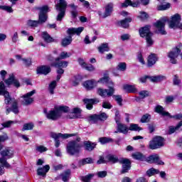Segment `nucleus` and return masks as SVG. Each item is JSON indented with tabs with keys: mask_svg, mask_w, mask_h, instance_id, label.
Wrapping results in <instances>:
<instances>
[{
	"mask_svg": "<svg viewBox=\"0 0 182 182\" xmlns=\"http://www.w3.org/2000/svg\"><path fill=\"white\" fill-rule=\"evenodd\" d=\"M98 82L100 83H105L109 87V90L99 88L98 95H100V96H101L102 97H106V96L110 97L111 96H113V95H114V84L112 80H110V78H109V77H104L100 79Z\"/></svg>",
	"mask_w": 182,
	"mask_h": 182,
	"instance_id": "1",
	"label": "nucleus"
},
{
	"mask_svg": "<svg viewBox=\"0 0 182 182\" xmlns=\"http://www.w3.org/2000/svg\"><path fill=\"white\" fill-rule=\"evenodd\" d=\"M80 137H77L76 140L70 141L67 145V153L70 156H79L82 144H80Z\"/></svg>",
	"mask_w": 182,
	"mask_h": 182,
	"instance_id": "2",
	"label": "nucleus"
},
{
	"mask_svg": "<svg viewBox=\"0 0 182 182\" xmlns=\"http://www.w3.org/2000/svg\"><path fill=\"white\" fill-rule=\"evenodd\" d=\"M0 164L6 168H11V164L8 163L7 160L14 157V151L10 148H6L0 152Z\"/></svg>",
	"mask_w": 182,
	"mask_h": 182,
	"instance_id": "3",
	"label": "nucleus"
},
{
	"mask_svg": "<svg viewBox=\"0 0 182 182\" xmlns=\"http://www.w3.org/2000/svg\"><path fill=\"white\" fill-rule=\"evenodd\" d=\"M66 8H68V2L66 0H59L58 2L55 4V9L58 14L56 16V21L60 22L65 15H66Z\"/></svg>",
	"mask_w": 182,
	"mask_h": 182,
	"instance_id": "4",
	"label": "nucleus"
},
{
	"mask_svg": "<svg viewBox=\"0 0 182 182\" xmlns=\"http://www.w3.org/2000/svg\"><path fill=\"white\" fill-rule=\"evenodd\" d=\"M151 28L150 26H145L139 29L140 37L146 38L147 46H151L154 43V41L151 38L153 33L150 31Z\"/></svg>",
	"mask_w": 182,
	"mask_h": 182,
	"instance_id": "5",
	"label": "nucleus"
},
{
	"mask_svg": "<svg viewBox=\"0 0 182 182\" xmlns=\"http://www.w3.org/2000/svg\"><path fill=\"white\" fill-rule=\"evenodd\" d=\"M36 11H39L38 13V23L40 25H43L48 21V12H49V6H43L41 7L36 6L35 7Z\"/></svg>",
	"mask_w": 182,
	"mask_h": 182,
	"instance_id": "6",
	"label": "nucleus"
},
{
	"mask_svg": "<svg viewBox=\"0 0 182 182\" xmlns=\"http://www.w3.org/2000/svg\"><path fill=\"white\" fill-rule=\"evenodd\" d=\"M164 138L163 136H156L154 137L150 141L149 149L151 150H157V149H161L164 146Z\"/></svg>",
	"mask_w": 182,
	"mask_h": 182,
	"instance_id": "7",
	"label": "nucleus"
},
{
	"mask_svg": "<svg viewBox=\"0 0 182 182\" xmlns=\"http://www.w3.org/2000/svg\"><path fill=\"white\" fill-rule=\"evenodd\" d=\"M181 21V16L178 14H176L171 16L169 21V28L173 29L178 28L182 29V23L180 22Z\"/></svg>",
	"mask_w": 182,
	"mask_h": 182,
	"instance_id": "8",
	"label": "nucleus"
},
{
	"mask_svg": "<svg viewBox=\"0 0 182 182\" xmlns=\"http://www.w3.org/2000/svg\"><path fill=\"white\" fill-rule=\"evenodd\" d=\"M181 53V50L178 47L173 48L169 53H168V58L170 59L171 63L176 65L177 63V58L178 55Z\"/></svg>",
	"mask_w": 182,
	"mask_h": 182,
	"instance_id": "9",
	"label": "nucleus"
},
{
	"mask_svg": "<svg viewBox=\"0 0 182 182\" xmlns=\"http://www.w3.org/2000/svg\"><path fill=\"white\" fill-rule=\"evenodd\" d=\"M0 95L4 96V103L6 105H9L12 102V98L9 95V92L6 91L4 82H0Z\"/></svg>",
	"mask_w": 182,
	"mask_h": 182,
	"instance_id": "10",
	"label": "nucleus"
},
{
	"mask_svg": "<svg viewBox=\"0 0 182 182\" xmlns=\"http://www.w3.org/2000/svg\"><path fill=\"white\" fill-rule=\"evenodd\" d=\"M35 93H36V90H33L23 95L21 97L23 98V100L21 101L22 105H23V106H29V105L33 103V98H32V95H35Z\"/></svg>",
	"mask_w": 182,
	"mask_h": 182,
	"instance_id": "11",
	"label": "nucleus"
},
{
	"mask_svg": "<svg viewBox=\"0 0 182 182\" xmlns=\"http://www.w3.org/2000/svg\"><path fill=\"white\" fill-rule=\"evenodd\" d=\"M119 163L120 164H122V169L121 171V174H124V173H128L129 170L132 168V162H130V160L126 158L120 159L119 161Z\"/></svg>",
	"mask_w": 182,
	"mask_h": 182,
	"instance_id": "12",
	"label": "nucleus"
},
{
	"mask_svg": "<svg viewBox=\"0 0 182 182\" xmlns=\"http://www.w3.org/2000/svg\"><path fill=\"white\" fill-rule=\"evenodd\" d=\"M145 161L149 163V164H159L160 166H164L163 161L160 160V157L157 154H153L148 158H145Z\"/></svg>",
	"mask_w": 182,
	"mask_h": 182,
	"instance_id": "13",
	"label": "nucleus"
},
{
	"mask_svg": "<svg viewBox=\"0 0 182 182\" xmlns=\"http://www.w3.org/2000/svg\"><path fill=\"white\" fill-rule=\"evenodd\" d=\"M154 26L157 29V33H161V35H167V31H166V30L164 29V27L166 26V21H158L154 23Z\"/></svg>",
	"mask_w": 182,
	"mask_h": 182,
	"instance_id": "14",
	"label": "nucleus"
},
{
	"mask_svg": "<svg viewBox=\"0 0 182 182\" xmlns=\"http://www.w3.org/2000/svg\"><path fill=\"white\" fill-rule=\"evenodd\" d=\"M60 114L56 107L53 110H50L47 114V119L49 120H53L54 122L56 120H59L60 119Z\"/></svg>",
	"mask_w": 182,
	"mask_h": 182,
	"instance_id": "15",
	"label": "nucleus"
},
{
	"mask_svg": "<svg viewBox=\"0 0 182 182\" xmlns=\"http://www.w3.org/2000/svg\"><path fill=\"white\" fill-rule=\"evenodd\" d=\"M82 102L85 105L86 109L87 110H92L93 109V105H97V103H99V99L94 98V99H88L85 98L82 100Z\"/></svg>",
	"mask_w": 182,
	"mask_h": 182,
	"instance_id": "16",
	"label": "nucleus"
},
{
	"mask_svg": "<svg viewBox=\"0 0 182 182\" xmlns=\"http://www.w3.org/2000/svg\"><path fill=\"white\" fill-rule=\"evenodd\" d=\"M6 85L7 86H11V85H14L15 87H20L21 83H19V81L15 78V76L14 75H10L9 77L7 80H4Z\"/></svg>",
	"mask_w": 182,
	"mask_h": 182,
	"instance_id": "17",
	"label": "nucleus"
},
{
	"mask_svg": "<svg viewBox=\"0 0 182 182\" xmlns=\"http://www.w3.org/2000/svg\"><path fill=\"white\" fill-rule=\"evenodd\" d=\"M73 136H76V134H62V133H50V137L53 139H69V137H73Z\"/></svg>",
	"mask_w": 182,
	"mask_h": 182,
	"instance_id": "18",
	"label": "nucleus"
},
{
	"mask_svg": "<svg viewBox=\"0 0 182 182\" xmlns=\"http://www.w3.org/2000/svg\"><path fill=\"white\" fill-rule=\"evenodd\" d=\"M52 69H50V67L48 65H41L40 67L37 68L36 73L38 75H48V73H50V71Z\"/></svg>",
	"mask_w": 182,
	"mask_h": 182,
	"instance_id": "19",
	"label": "nucleus"
},
{
	"mask_svg": "<svg viewBox=\"0 0 182 182\" xmlns=\"http://www.w3.org/2000/svg\"><path fill=\"white\" fill-rule=\"evenodd\" d=\"M114 133H123V134H127L129 133V128L126 124L118 123L117 124V131Z\"/></svg>",
	"mask_w": 182,
	"mask_h": 182,
	"instance_id": "20",
	"label": "nucleus"
},
{
	"mask_svg": "<svg viewBox=\"0 0 182 182\" xmlns=\"http://www.w3.org/2000/svg\"><path fill=\"white\" fill-rule=\"evenodd\" d=\"M140 5V1L135 0L132 1V0H125V1L122 4V8H127V6H132L133 8H137Z\"/></svg>",
	"mask_w": 182,
	"mask_h": 182,
	"instance_id": "21",
	"label": "nucleus"
},
{
	"mask_svg": "<svg viewBox=\"0 0 182 182\" xmlns=\"http://www.w3.org/2000/svg\"><path fill=\"white\" fill-rule=\"evenodd\" d=\"M85 28L78 27V28H70L68 29L67 33L68 35H80L83 32Z\"/></svg>",
	"mask_w": 182,
	"mask_h": 182,
	"instance_id": "22",
	"label": "nucleus"
},
{
	"mask_svg": "<svg viewBox=\"0 0 182 182\" xmlns=\"http://www.w3.org/2000/svg\"><path fill=\"white\" fill-rule=\"evenodd\" d=\"M50 170V166L49 165H46L43 167H40L37 170L38 176H41L42 177L46 176V173Z\"/></svg>",
	"mask_w": 182,
	"mask_h": 182,
	"instance_id": "23",
	"label": "nucleus"
},
{
	"mask_svg": "<svg viewBox=\"0 0 182 182\" xmlns=\"http://www.w3.org/2000/svg\"><path fill=\"white\" fill-rule=\"evenodd\" d=\"M83 146L85 150L87 151H92V150H95V148L96 147V143H93L90 141H85L83 142Z\"/></svg>",
	"mask_w": 182,
	"mask_h": 182,
	"instance_id": "24",
	"label": "nucleus"
},
{
	"mask_svg": "<svg viewBox=\"0 0 182 182\" xmlns=\"http://www.w3.org/2000/svg\"><path fill=\"white\" fill-rule=\"evenodd\" d=\"M112 12H113V4L109 3L105 6V11L102 15V18H107V16H110Z\"/></svg>",
	"mask_w": 182,
	"mask_h": 182,
	"instance_id": "25",
	"label": "nucleus"
},
{
	"mask_svg": "<svg viewBox=\"0 0 182 182\" xmlns=\"http://www.w3.org/2000/svg\"><path fill=\"white\" fill-rule=\"evenodd\" d=\"M82 86H84L87 90H92V89L96 86V82L93 80H87L82 83Z\"/></svg>",
	"mask_w": 182,
	"mask_h": 182,
	"instance_id": "26",
	"label": "nucleus"
},
{
	"mask_svg": "<svg viewBox=\"0 0 182 182\" xmlns=\"http://www.w3.org/2000/svg\"><path fill=\"white\" fill-rule=\"evenodd\" d=\"M68 65H69V62L63 60V61H60V62L55 61L54 63H52L50 64V66H53L54 68H68Z\"/></svg>",
	"mask_w": 182,
	"mask_h": 182,
	"instance_id": "27",
	"label": "nucleus"
},
{
	"mask_svg": "<svg viewBox=\"0 0 182 182\" xmlns=\"http://www.w3.org/2000/svg\"><path fill=\"white\" fill-rule=\"evenodd\" d=\"M157 60H158V58H157V55H156V54H151V55H149L148 60H147L148 67L151 68V66H153V65L156 64Z\"/></svg>",
	"mask_w": 182,
	"mask_h": 182,
	"instance_id": "28",
	"label": "nucleus"
},
{
	"mask_svg": "<svg viewBox=\"0 0 182 182\" xmlns=\"http://www.w3.org/2000/svg\"><path fill=\"white\" fill-rule=\"evenodd\" d=\"M98 51L100 53H105V52H109L110 50V48L109 47V43H103L98 48Z\"/></svg>",
	"mask_w": 182,
	"mask_h": 182,
	"instance_id": "29",
	"label": "nucleus"
},
{
	"mask_svg": "<svg viewBox=\"0 0 182 182\" xmlns=\"http://www.w3.org/2000/svg\"><path fill=\"white\" fill-rule=\"evenodd\" d=\"M155 112L156 113H159V114H161V116H170V113L166 112L164 110V108L161 105H157L155 107Z\"/></svg>",
	"mask_w": 182,
	"mask_h": 182,
	"instance_id": "30",
	"label": "nucleus"
},
{
	"mask_svg": "<svg viewBox=\"0 0 182 182\" xmlns=\"http://www.w3.org/2000/svg\"><path fill=\"white\" fill-rule=\"evenodd\" d=\"M105 160H107V163H112V164H114L115 163H119L120 160H119V158L116 155H107L105 157Z\"/></svg>",
	"mask_w": 182,
	"mask_h": 182,
	"instance_id": "31",
	"label": "nucleus"
},
{
	"mask_svg": "<svg viewBox=\"0 0 182 182\" xmlns=\"http://www.w3.org/2000/svg\"><path fill=\"white\" fill-rule=\"evenodd\" d=\"M123 89L128 93H137V88L134 85H125Z\"/></svg>",
	"mask_w": 182,
	"mask_h": 182,
	"instance_id": "32",
	"label": "nucleus"
},
{
	"mask_svg": "<svg viewBox=\"0 0 182 182\" xmlns=\"http://www.w3.org/2000/svg\"><path fill=\"white\" fill-rule=\"evenodd\" d=\"M42 38L47 43H51V42H55V40L46 31L42 33Z\"/></svg>",
	"mask_w": 182,
	"mask_h": 182,
	"instance_id": "33",
	"label": "nucleus"
},
{
	"mask_svg": "<svg viewBox=\"0 0 182 182\" xmlns=\"http://www.w3.org/2000/svg\"><path fill=\"white\" fill-rule=\"evenodd\" d=\"M72 41H73L72 36H66L65 38H63L61 45L64 48H66V46L72 43Z\"/></svg>",
	"mask_w": 182,
	"mask_h": 182,
	"instance_id": "34",
	"label": "nucleus"
},
{
	"mask_svg": "<svg viewBox=\"0 0 182 182\" xmlns=\"http://www.w3.org/2000/svg\"><path fill=\"white\" fill-rule=\"evenodd\" d=\"M166 79V77L164 75H156V76H149V80L151 82H153L154 83H157L159 82H161V80H164Z\"/></svg>",
	"mask_w": 182,
	"mask_h": 182,
	"instance_id": "35",
	"label": "nucleus"
},
{
	"mask_svg": "<svg viewBox=\"0 0 182 182\" xmlns=\"http://www.w3.org/2000/svg\"><path fill=\"white\" fill-rule=\"evenodd\" d=\"M133 159L135 160H140L141 161H146V156L140 152H135L132 154Z\"/></svg>",
	"mask_w": 182,
	"mask_h": 182,
	"instance_id": "36",
	"label": "nucleus"
},
{
	"mask_svg": "<svg viewBox=\"0 0 182 182\" xmlns=\"http://www.w3.org/2000/svg\"><path fill=\"white\" fill-rule=\"evenodd\" d=\"M56 86H58V82L56 80H53L49 84L48 91L50 95L55 94V89H56Z\"/></svg>",
	"mask_w": 182,
	"mask_h": 182,
	"instance_id": "37",
	"label": "nucleus"
},
{
	"mask_svg": "<svg viewBox=\"0 0 182 182\" xmlns=\"http://www.w3.org/2000/svg\"><path fill=\"white\" fill-rule=\"evenodd\" d=\"M87 122L89 123L96 124L99 122L97 119V114H91L86 117Z\"/></svg>",
	"mask_w": 182,
	"mask_h": 182,
	"instance_id": "38",
	"label": "nucleus"
},
{
	"mask_svg": "<svg viewBox=\"0 0 182 182\" xmlns=\"http://www.w3.org/2000/svg\"><path fill=\"white\" fill-rule=\"evenodd\" d=\"M93 164V159L92 158L82 159L79 161L80 167H82V166H85V164Z\"/></svg>",
	"mask_w": 182,
	"mask_h": 182,
	"instance_id": "39",
	"label": "nucleus"
},
{
	"mask_svg": "<svg viewBox=\"0 0 182 182\" xmlns=\"http://www.w3.org/2000/svg\"><path fill=\"white\" fill-rule=\"evenodd\" d=\"M55 107L58 111L59 114H60L61 117H62V113H68V112H69V107L68 106H60V107Z\"/></svg>",
	"mask_w": 182,
	"mask_h": 182,
	"instance_id": "40",
	"label": "nucleus"
},
{
	"mask_svg": "<svg viewBox=\"0 0 182 182\" xmlns=\"http://www.w3.org/2000/svg\"><path fill=\"white\" fill-rule=\"evenodd\" d=\"M70 53H68V52L63 51L60 54V56L55 58V62H59V60L62 59H66V58L70 57Z\"/></svg>",
	"mask_w": 182,
	"mask_h": 182,
	"instance_id": "41",
	"label": "nucleus"
},
{
	"mask_svg": "<svg viewBox=\"0 0 182 182\" xmlns=\"http://www.w3.org/2000/svg\"><path fill=\"white\" fill-rule=\"evenodd\" d=\"M11 112L15 114H18L19 113V109L18 107V102L16 100L13 101L11 105Z\"/></svg>",
	"mask_w": 182,
	"mask_h": 182,
	"instance_id": "42",
	"label": "nucleus"
},
{
	"mask_svg": "<svg viewBox=\"0 0 182 182\" xmlns=\"http://www.w3.org/2000/svg\"><path fill=\"white\" fill-rule=\"evenodd\" d=\"M27 25L28 26H30L31 28H38V26H39V25H41V24L38 21L28 20Z\"/></svg>",
	"mask_w": 182,
	"mask_h": 182,
	"instance_id": "43",
	"label": "nucleus"
},
{
	"mask_svg": "<svg viewBox=\"0 0 182 182\" xmlns=\"http://www.w3.org/2000/svg\"><path fill=\"white\" fill-rule=\"evenodd\" d=\"M128 129L131 132H140L141 130H143V128L139 127L136 124H131Z\"/></svg>",
	"mask_w": 182,
	"mask_h": 182,
	"instance_id": "44",
	"label": "nucleus"
},
{
	"mask_svg": "<svg viewBox=\"0 0 182 182\" xmlns=\"http://www.w3.org/2000/svg\"><path fill=\"white\" fill-rule=\"evenodd\" d=\"M93 177H95V174L89 173L85 176H80V180H82V182H90V180H92Z\"/></svg>",
	"mask_w": 182,
	"mask_h": 182,
	"instance_id": "45",
	"label": "nucleus"
},
{
	"mask_svg": "<svg viewBox=\"0 0 182 182\" xmlns=\"http://www.w3.org/2000/svg\"><path fill=\"white\" fill-rule=\"evenodd\" d=\"M97 117L98 119V122H105V120H107V114L106 112H102L100 114H97Z\"/></svg>",
	"mask_w": 182,
	"mask_h": 182,
	"instance_id": "46",
	"label": "nucleus"
},
{
	"mask_svg": "<svg viewBox=\"0 0 182 182\" xmlns=\"http://www.w3.org/2000/svg\"><path fill=\"white\" fill-rule=\"evenodd\" d=\"M61 176L63 181H69V177H70V170L65 171L63 174H61Z\"/></svg>",
	"mask_w": 182,
	"mask_h": 182,
	"instance_id": "47",
	"label": "nucleus"
},
{
	"mask_svg": "<svg viewBox=\"0 0 182 182\" xmlns=\"http://www.w3.org/2000/svg\"><path fill=\"white\" fill-rule=\"evenodd\" d=\"M132 22V18H127L120 21L122 28H129V23Z\"/></svg>",
	"mask_w": 182,
	"mask_h": 182,
	"instance_id": "48",
	"label": "nucleus"
},
{
	"mask_svg": "<svg viewBox=\"0 0 182 182\" xmlns=\"http://www.w3.org/2000/svg\"><path fill=\"white\" fill-rule=\"evenodd\" d=\"M181 126H182V121H181L175 127H170L169 131H168L169 134H173V133H174L176 130H178V129H180Z\"/></svg>",
	"mask_w": 182,
	"mask_h": 182,
	"instance_id": "49",
	"label": "nucleus"
},
{
	"mask_svg": "<svg viewBox=\"0 0 182 182\" xmlns=\"http://www.w3.org/2000/svg\"><path fill=\"white\" fill-rule=\"evenodd\" d=\"M159 173H160V171L154 168H151L146 171V174L149 177H151L154 174H159Z\"/></svg>",
	"mask_w": 182,
	"mask_h": 182,
	"instance_id": "50",
	"label": "nucleus"
},
{
	"mask_svg": "<svg viewBox=\"0 0 182 182\" xmlns=\"http://www.w3.org/2000/svg\"><path fill=\"white\" fill-rule=\"evenodd\" d=\"M111 96H112L113 99L117 101L119 106H123V98L122 97V95H114L112 94Z\"/></svg>",
	"mask_w": 182,
	"mask_h": 182,
	"instance_id": "51",
	"label": "nucleus"
},
{
	"mask_svg": "<svg viewBox=\"0 0 182 182\" xmlns=\"http://www.w3.org/2000/svg\"><path fill=\"white\" fill-rule=\"evenodd\" d=\"M34 127L33 123L31 122V123H26L24 124L23 126V132H25L26 130H32Z\"/></svg>",
	"mask_w": 182,
	"mask_h": 182,
	"instance_id": "52",
	"label": "nucleus"
},
{
	"mask_svg": "<svg viewBox=\"0 0 182 182\" xmlns=\"http://www.w3.org/2000/svg\"><path fill=\"white\" fill-rule=\"evenodd\" d=\"M99 141L101 144H106V143H110V141H113V140L107 137H100L99 138Z\"/></svg>",
	"mask_w": 182,
	"mask_h": 182,
	"instance_id": "53",
	"label": "nucleus"
},
{
	"mask_svg": "<svg viewBox=\"0 0 182 182\" xmlns=\"http://www.w3.org/2000/svg\"><path fill=\"white\" fill-rule=\"evenodd\" d=\"M0 9L2 11H6V12H9V14H12V12H14L12 6H0Z\"/></svg>",
	"mask_w": 182,
	"mask_h": 182,
	"instance_id": "54",
	"label": "nucleus"
},
{
	"mask_svg": "<svg viewBox=\"0 0 182 182\" xmlns=\"http://www.w3.org/2000/svg\"><path fill=\"white\" fill-rule=\"evenodd\" d=\"M170 4L167 3L166 4L159 5L157 6V11H166L170 8Z\"/></svg>",
	"mask_w": 182,
	"mask_h": 182,
	"instance_id": "55",
	"label": "nucleus"
},
{
	"mask_svg": "<svg viewBox=\"0 0 182 182\" xmlns=\"http://www.w3.org/2000/svg\"><path fill=\"white\" fill-rule=\"evenodd\" d=\"M141 99H145V97H149L150 96V92L147 90H142L139 92Z\"/></svg>",
	"mask_w": 182,
	"mask_h": 182,
	"instance_id": "56",
	"label": "nucleus"
},
{
	"mask_svg": "<svg viewBox=\"0 0 182 182\" xmlns=\"http://www.w3.org/2000/svg\"><path fill=\"white\" fill-rule=\"evenodd\" d=\"M149 122H150V114H144L141 118V123H149Z\"/></svg>",
	"mask_w": 182,
	"mask_h": 182,
	"instance_id": "57",
	"label": "nucleus"
},
{
	"mask_svg": "<svg viewBox=\"0 0 182 182\" xmlns=\"http://www.w3.org/2000/svg\"><path fill=\"white\" fill-rule=\"evenodd\" d=\"M117 70L124 72L126 70V63H119L117 67Z\"/></svg>",
	"mask_w": 182,
	"mask_h": 182,
	"instance_id": "58",
	"label": "nucleus"
},
{
	"mask_svg": "<svg viewBox=\"0 0 182 182\" xmlns=\"http://www.w3.org/2000/svg\"><path fill=\"white\" fill-rule=\"evenodd\" d=\"M84 69L88 70L89 72H93L94 70H95V66H93V65L92 64H85Z\"/></svg>",
	"mask_w": 182,
	"mask_h": 182,
	"instance_id": "59",
	"label": "nucleus"
},
{
	"mask_svg": "<svg viewBox=\"0 0 182 182\" xmlns=\"http://www.w3.org/2000/svg\"><path fill=\"white\" fill-rule=\"evenodd\" d=\"M97 176L100 178H105V177H106V176H107V171H98L97 173Z\"/></svg>",
	"mask_w": 182,
	"mask_h": 182,
	"instance_id": "60",
	"label": "nucleus"
},
{
	"mask_svg": "<svg viewBox=\"0 0 182 182\" xmlns=\"http://www.w3.org/2000/svg\"><path fill=\"white\" fill-rule=\"evenodd\" d=\"M120 119H121V117H120V112L119 110H117L115 112V117H114V120H115L117 124L120 123Z\"/></svg>",
	"mask_w": 182,
	"mask_h": 182,
	"instance_id": "61",
	"label": "nucleus"
},
{
	"mask_svg": "<svg viewBox=\"0 0 182 182\" xmlns=\"http://www.w3.org/2000/svg\"><path fill=\"white\" fill-rule=\"evenodd\" d=\"M14 123H15L14 121H7L4 123H2L1 125L3 126V128L11 127V126H12V124H14Z\"/></svg>",
	"mask_w": 182,
	"mask_h": 182,
	"instance_id": "62",
	"label": "nucleus"
},
{
	"mask_svg": "<svg viewBox=\"0 0 182 182\" xmlns=\"http://www.w3.org/2000/svg\"><path fill=\"white\" fill-rule=\"evenodd\" d=\"M102 107L104 109H112L113 106L110 105V102L104 101L102 102Z\"/></svg>",
	"mask_w": 182,
	"mask_h": 182,
	"instance_id": "63",
	"label": "nucleus"
},
{
	"mask_svg": "<svg viewBox=\"0 0 182 182\" xmlns=\"http://www.w3.org/2000/svg\"><path fill=\"white\" fill-rule=\"evenodd\" d=\"M180 83H181V80L180 79H178V76L175 75L174 78H173V85L178 86V85H180Z\"/></svg>",
	"mask_w": 182,
	"mask_h": 182,
	"instance_id": "64",
	"label": "nucleus"
}]
</instances>
